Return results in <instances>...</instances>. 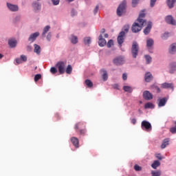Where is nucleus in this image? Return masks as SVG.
Wrapping results in <instances>:
<instances>
[{"label":"nucleus","mask_w":176,"mask_h":176,"mask_svg":"<svg viewBox=\"0 0 176 176\" xmlns=\"http://www.w3.org/2000/svg\"><path fill=\"white\" fill-rule=\"evenodd\" d=\"M176 2V0H168L167 5L170 9L174 8V3Z\"/></svg>","instance_id":"31"},{"label":"nucleus","mask_w":176,"mask_h":176,"mask_svg":"<svg viewBox=\"0 0 176 176\" xmlns=\"http://www.w3.org/2000/svg\"><path fill=\"white\" fill-rule=\"evenodd\" d=\"M144 108L145 109H153V108H155V106L151 103V102H147L145 105H144Z\"/></svg>","instance_id":"33"},{"label":"nucleus","mask_w":176,"mask_h":176,"mask_svg":"<svg viewBox=\"0 0 176 176\" xmlns=\"http://www.w3.org/2000/svg\"><path fill=\"white\" fill-rule=\"evenodd\" d=\"M175 126H173L170 129V131L172 134L176 133V121H175Z\"/></svg>","instance_id":"38"},{"label":"nucleus","mask_w":176,"mask_h":176,"mask_svg":"<svg viewBox=\"0 0 176 176\" xmlns=\"http://www.w3.org/2000/svg\"><path fill=\"white\" fill-rule=\"evenodd\" d=\"M133 168L135 171H142V167L140 166L138 164H135Z\"/></svg>","instance_id":"36"},{"label":"nucleus","mask_w":176,"mask_h":176,"mask_svg":"<svg viewBox=\"0 0 176 176\" xmlns=\"http://www.w3.org/2000/svg\"><path fill=\"white\" fill-rule=\"evenodd\" d=\"M53 5H58L60 3V0H52Z\"/></svg>","instance_id":"48"},{"label":"nucleus","mask_w":176,"mask_h":176,"mask_svg":"<svg viewBox=\"0 0 176 176\" xmlns=\"http://www.w3.org/2000/svg\"><path fill=\"white\" fill-rule=\"evenodd\" d=\"M168 35L169 34L168 32H165L162 36V39H167V38H168Z\"/></svg>","instance_id":"45"},{"label":"nucleus","mask_w":176,"mask_h":176,"mask_svg":"<svg viewBox=\"0 0 176 176\" xmlns=\"http://www.w3.org/2000/svg\"><path fill=\"white\" fill-rule=\"evenodd\" d=\"M85 85L87 86V87H93V82L90 80H86Z\"/></svg>","instance_id":"37"},{"label":"nucleus","mask_w":176,"mask_h":176,"mask_svg":"<svg viewBox=\"0 0 176 176\" xmlns=\"http://www.w3.org/2000/svg\"><path fill=\"white\" fill-rule=\"evenodd\" d=\"M176 71V63H172L169 65V72L170 74H173Z\"/></svg>","instance_id":"20"},{"label":"nucleus","mask_w":176,"mask_h":176,"mask_svg":"<svg viewBox=\"0 0 176 176\" xmlns=\"http://www.w3.org/2000/svg\"><path fill=\"white\" fill-rule=\"evenodd\" d=\"M65 72L68 75H71L72 74V66L71 65H68L67 68L65 69Z\"/></svg>","instance_id":"25"},{"label":"nucleus","mask_w":176,"mask_h":176,"mask_svg":"<svg viewBox=\"0 0 176 176\" xmlns=\"http://www.w3.org/2000/svg\"><path fill=\"white\" fill-rule=\"evenodd\" d=\"M109 36V35L108 34H104V38H108Z\"/></svg>","instance_id":"60"},{"label":"nucleus","mask_w":176,"mask_h":176,"mask_svg":"<svg viewBox=\"0 0 176 176\" xmlns=\"http://www.w3.org/2000/svg\"><path fill=\"white\" fill-rule=\"evenodd\" d=\"M113 63L116 65H122V64H124V57L118 56L113 59Z\"/></svg>","instance_id":"7"},{"label":"nucleus","mask_w":176,"mask_h":176,"mask_svg":"<svg viewBox=\"0 0 176 176\" xmlns=\"http://www.w3.org/2000/svg\"><path fill=\"white\" fill-rule=\"evenodd\" d=\"M161 87L162 89H172V90H174V84L173 83H168V82H164L161 85Z\"/></svg>","instance_id":"14"},{"label":"nucleus","mask_w":176,"mask_h":176,"mask_svg":"<svg viewBox=\"0 0 176 176\" xmlns=\"http://www.w3.org/2000/svg\"><path fill=\"white\" fill-rule=\"evenodd\" d=\"M47 39L49 42H50V40L52 39V33L49 32L47 35Z\"/></svg>","instance_id":"49"},{"label":"nucleus","mask_w":176,"mask_h":176,"mask_svg":"<svg viewBox=\"0 0 176 176\" xmlns=\"http://www.w3.org/2000/svg\"><path fill=\"white\" fill-rule=\"evenodd\" d=\"M42 78V75L41 74H36L34 76V82H38V80H39V79H41Z\"/></svg>","instance_id":"42"},{"label":"nucleus","mask_w":176,"mask_h":176,"mask_svg":"<svg viewBox=\"0 0 176 176\" xmlns=\"http://www.w3.org/2000/svg\"><path fill=\"white\" fill-rule=\"evenodd\" d=\"M68 1V2H72V1H74V0H67Z\"/></svg>","instance_id":"64"},{"label":"nucleus","mask_w":176,"mask_h":176,"mask_svg":"<svg viewBox=\"0 0 176 176\" xmlns=\"http://www.w3.org/2000/svg\"><path fill=\"white\" fill-rule=\"evenodd\" d=\"M3 58V55L2 54H0V59Z\"/></svg>","instance_id":"61"},{"label":"nucleus","mask_w":176,"mask_h":176,"mask_svg":"<svg viewBox=\"0 0 176 176\" xmlns=\"http://www.w3.org/2000/svg\"><path fill=\"white\" fill-rule=\"evenodd\" d=\"M167 98H162L158 99V107H164L166 105V103L167 102Z\"/></svg>","instance_id":"16"},{"label":"nucleus","mask_w":176,"mask_h":176,"mask_svg":"<svg viewBox=\"0 0 176 176\" xmlns=\"http://www.w3.org/2000/svg\"><path fill=\"white\" fill-rule=\"evenodd\" d=\"M140 50V46L138 45V43L136 41H133L131 47V54L133 58H137V56H138V51Z\"/></svg>","instance_id":"5"},{"label":"nucleus","mask_w":176,"mask_h":176,"mask_svg":"<svg viewBox=\"0 0 176 176\" xmlns=\"http://www.w3.org/2000/svg\"><path fill=\"white\" fill-rule=\"evenodd\" d=\"M7 6H8V9H10V10H11V12H17V10H19V6H17L16 5H13V4L7 3Z\"/></svg>","instance_id":"15"},{"label":"nucleus","mask_w":176,"mask_h":176,"mask_svg":"<svg viewBox=\"0 0 176 176\" xmlns=\"http://www.w3.org/2000/svg\"><path fill=\"white\" fill-rule=\"evenodd\" d=\"M70 41L73 45H76L78 43V37L74 35H72V38H70Z\"/></svg>","instance_id":"30"},{"label":"nucleus","mask_w":176,"mask_h":176,"mask_svg":"<svg viewBox=\"0 0 176 176\" xmlns=\"http://www.w3.org/2000/svg\"><path fill=\"white\" fill-rule=\"evenodd\" d=\"M16 64H21V59L20 58L16 59Z\"/></svg>","instance_id":"57"},{"label":"nucleus","mask_w":176,"mask_h":176,"mask_svg":"<svg viewBox=\"0 0 176 176\" xmlns=\"http://www.w3.org/2000/svg\"><path fill=\"white\" fill-rule=\"evenodd\" d=\"M21 61H24V62L27 61V56H25V55H21Z\"/></svg>","instance_id":"47"},{"label":"nucleus","mask_w":176,"mask_h":176,"mask_svg":"<svg viewBox=\"0 0 176 176\" xmlns=\"http://www.w3.org/2000/svg\"><path fill=\"white\" fill-rule=\"evenodd\" d=\"M80 135H85L86 134V129H80Z\"/></svg>","instance_id":"44"},{"label":"nucleus","mask_w":176,"mask_h":176,"mask_svg":"<svg viewBox=\"0 0 176 176\" xmlns=\"http://www.w3.org/2000/svg\"><path fill=\"white\" fill-rule=\"evenodd\" d=\"M152 79H153V76H152V74H151V72H147L145 74L144 76V80L147 82H151V80H152Z\"/></svg>","instance_id":"18"},{"label":"nucleus","mask_w":176,"mask_h":176,"mask_svg":"<svg viewBox=\"0 0 176 176\" xmlns=\"http://www.w3.org/2000/svg\"><path fill=\"white\" fill-rule=\"evenodd\" d=\"M27 50L28 52H32V47L31 45L27 46Z\"/></svg>","instance_id":"55"},{"label":"nucleus","mask_w":176,"mask_h":176,"mask_svg":"<svg viewBox=\"0 0 176 176\" xmlns=\"http://www.w3.org/2000/svg\"><path fill=\"white\" fill-rule=\"evenodd\" d=\"M58 116H59L58 113H56V118H58Z\"/></svg>","instance_id":"63"},{"label":"nucleus","mask_w":176,"mask_h":176,"mask_svg":"<svg viewBox=\"0 0 176 176\" xmlns=\"http://www.w3.org/2000/svg\"><path fill=\"white\" fill-rule=\"evenodd\" d=\"M114 88H115V89H119V86H118V85H114Z\"/></svg>","instance_id":"59"},{"label":"nucleus","mask_w":176,"mask_h":176,"mask_svg":"<svg viewBox=\"0 0 176 176\" xmlns=\"http://www.w3.org/2000/svg\"><path fill=\"white\" fill-rule=\"evenodd\" d=\"M8 44L10 47H16V45H17V41L14 39H11L8 41Z\"/></svg>","instance_id":"24"},{"label":"nucleus","mask_w":176,"mask_h":176,"mask_svg":"<svg viewBox=\"0 0 176 176\" xmlns=\"http://www.w3.org/2000/svg\"><path fill=\"white\" fill-rule=\"evenodd\" d=\"M152 28V23H149L146 28L144 30V35H148L151 32V30Z\"/></svg>","instance_id":"21"},{"label":"nucleus","mask_w":176,"mask_h":176,"mask_svg":"<svg viewBox=\"0 0 176 176\" xmlns=\"http://www.w3.org/2000/svg\"><path fill=\"white\" fill-rule=\"evenodd\" d=\"M101 34H104L105 32V29L102 28L100 31Z\"/></svg>","instance_id":"58"},{"label":"nucleus","mask_w":176,"mask_h":176,"mask_svg":"<svg viewBox=\"0 0 176 176\" xmlns=\"http://www.w3.org/2000/svg\"><path fill=\"white\" fill-rule=\"evenodd\" d=\"M50 72H51V74H57V69H56V67H52L50 69Z\"/></svg>","instance_id":"43"},{"label":"nucleus","mask_w":176,"mask_h":176,"mask_svg":"<svg viewBox=\"0 0 176 176\" xmlns=\"http://www.w3.org/2000/svg\"><path fill=\"white\" fill-rule=\"evenodd\" d=\"M122 79L123 80H127V74L126 73L122 74Z\"/></svg>","instance_id":"53"},{"label":"nucleus","mask_w":176,"mask_h":176,"mask_svg":"<svg viewBox=\"0 0 176 176\" xmlns=\"http://www.w3.org/2000/svg\"><path fill=\"white\" fill-rule=\"evenodd\" d=\"M154 43H155V41L152 38H148L146 40V46H147L148 50H151V49H152Z\"/></svg>","instance_id":"17"},{"label":"nucleus","mask_w":176,"mask_h":176,"mask_svg":"<svg viewBox=\"0 0 176 176\" xmlns=\"http://www.w3.org/2000/svg\"><path fill=\"white\" fill-rule=\"evenodd\" d=\"M107 45V40L102 38V34H100L98 37V45L100 47H104Z\"/></svg>","instance_id":"10"},{"label":"nucleus","mask_w":176,"mask_h":176,"mask_svg":"<svg viewBox=\"0 0 176 176\" xmlns=\"http://www.w3.org/2000/svg\"><path fill=\"white\" fill-rule=\"evenodd\" d=\"M141 127L142 130H145V131H152V124H151V122L143 120L141 124Z\"/></svg>","instance_id":"6"},{"label":"nucleus","mask_w":176,"mask_h":176,"mask_svg":"<svg viewBox=\"0 0 176 176\" xmlns=\"http://www.w3.org/2000/svg\"><path fill=\"white\" fill-rule=\"evenodd\" d=\"M34 53H36L37 54H41V46L38 45L37 44L34 45Z\"/></svg>","instance_id":"22"},{"label":"nucleus","mask_w":176,"mask_h":176,"mask_svg":"<svg viewBox=\"0 0 176 176\" xmlns=\"http://www.w3.org/2000/svg\"><path fill=\"white\" fill-rule=\"evenodd\" d=\"M83 42L85 45H87L88 46L91 43V38L90 37H85L83 39Z\"/></svg>","instance_id":"29"},{"label":"nucleus","mask_w":176,"mask_h":176,"mask_svg":"<svg viewBox=\"0 0 176 176\" xmlns=\"http://www.w3.org/2000/svg\"><path fill=\"white\" fill-rule=\"evenodd\" d=\"M126 6H127V1L126 0L122 1V2L119 5L117 9V14L120 16L124 13L126 10Z\"/></svg>","instance_id":"4"},{"label":"nucleus","mask_w":176,"mask_h":176,"mask_svg":"<svg viewBox=\"0 0 176 176\" xmlns=\"http://www.w3.org/2000/svg\"><path fill=\"white\" fill-rule=\"evenodd\" d=\"M131 123L132 124H135V123H137V120H135V118H133L131 120Z\"/></svg>","instance_id":"56"},{"label":"nucleus","mask_w":176,"mask_h":176,"mask_svg":"<svg viewBox=\"0 0 176 176\" xmlns=\"http://www.w3.org/2000/svg\"><path fill=\"white\" fill-rule=\"evenodd\" d=\"M49 30H50V26H45L43 30L42 36H45L46 34L49 32Z\"/></svg>","instance_id":"32"},{"label":"nucleus","mask_w":176,"mask_h":176,"mask_svg":"<svg viewBox=\"0 0 176 176\" xmlns=\"http://www.w3.org/2000/svg\"><path fill=\"white\" fill-rule=\"evenodd\" d=\"M143 98L144 100H146L147 101H149L153 98V95L149 92V91H144L143 92Z\"/></svg>","instance_id":"9"},{"label":"nucleus","mask_w":176,"mask_h":176,"mask_svg":"<svg viewBox=\"0 0 176 176\" xmlns=\"http://www.w3.org/2000/svg\"><path fill=\"white\" fill-rule=\"evenodd\" d=\"M168 142H170V139H164L163 140L162 144L161 145L162 149H164V148L168 145Z\"/></svg>","instance_id":"27"},{"label":"nucleus","mask_w":176,"mask_h":176,"mask_svg":"<svg viewBox=\"0 0 176 176\" xmlns=\"http://www.w3.org/2000/svg\"><path fill=\"white\" fill-rule=\"evenodd\" d=\"M107 47H112V46H113V40H109L107 44Z\"/></svg>","instance_id":"39"},{"label":"nucleus","mask_w":176,"mask_h":176,"mask_svg":"<svg viewBox=\"0 0 176 176\" xmlns=\"http://www.w3.org/2000/svg\"><path fill=\"white\" fill-rule=\"evenodd\" d=\"M70 141L75 148H79V139L78 138L72 137Z\"/></svg>","instance_id":"11"},{"label":"nucleus","mask_w":176,"mask_h":176,"mask_svg":"<svg viewBox=\"0 0 176 176\" xmlns=\"http://www.w3.org/2000/svg\"><path fill=\"white\" fill-rule=\"evenodd\" d=\"M72 16H75V14H74V10H72Z\"/></svg>","instance_id":"62"},{"label":"nucleus","mask_w":176,"mask_h":176,"mask_svg":"<svg viewBox=\"0 0 176 176\" xmlns=\"http://www.w3.org/2000/svg\"><path fill=\"white\" fill-rule=\"evenodd\" d=\"M145 24L144 23L135 21V23L132 25L131 31L132 32L137 34V32H140V31L142 30V27Z\"/></svg>","instance_id":"2"},{"label":"nucleus","mask_w":176,"mask_h":176,"mask_svg":"<svg viewBox=\"0 0 176 176\" xmlns=\"http://www.w3.org/2000/svg\"><path fill=\"white\" fill-rule=\"evenodd\" d=\"M33 8H34V9H36L37 10H39V9H41V6L38 3H33Z\"/></svg>","instance_id":"40"},{"label":"nucleus","mask_w":176,"mask_h":176,"mask_svg":"<svg viewBox=\"0 0 176 176\" xmlns=\"http://www.w3.org/2000/svg\"><path fill=\"white\" fill-rule=\"evenodd\" d=\"M156 157L157 159H159V160H162L163 159V157H162L161 154H157Z\"/></svg>","instance_id":"54"},{"label":"nucleus","mask_w":176,"mask_h":176,"mask_svg":"<svg viewBox=\"0 0 176 176\" xmlns=\"http://www.w3.org/2000/svg\"><path fill=\"white\" fill-rule=\"evenodd\" d=\"M145 18V14L144 12H142L136 21H138L139 23H143V24H146V21L144 20Z\"/></svg>","instance_id":"13"},{"label":"nucleus","mask_w":176,"mask_h":176,"mask_svg":"<svg viewBox=\"0 0 176 176\" xmlns=\"http://www.w3.org/2000/svg\"><path fill=\"white\" fill-rule=\"evenodd\" d=\"M153 87L155 89V90H156L157 93H160V88L159 87L153 85Z\"/></svg>","instance_id":"46"},{"label":"nucleus","mask_w":176,"mask_h":176,"mask_svg":"<svg viewBox=\"0 0 176 176\" xmlns=\"http://www.w3.org/2000/svg\"><path fill=\"white\" fill-rule=\"evenodd\" d=\"M138 2H140V0H132L133 8H135V6H137V5H138Z\"/></svg>","instance_id":"41"},{"label":"nucleus","mask_w":176,"mask_h":176,"mask_svg":"<svg viewBox=\"0 0 176 176\" xmlns=\"http://www.w3.org/2000/svg\"><path fill=\"white\" fill-rule=\"evenodd\" d=\"M98 9H99V6H96L95 9L94 10V14H97L98 12Z\"/></svg>","instance_id":"51"},{"label":"nucleus","mask_w":176,"mask_h":176,"mask_svg":"<svg viewBox=\"0 0 176 176\" xmlns=\"http://www.w3.org/2000/svg\"><path fill=\"white\" fill-rule=\"evenodd\" d=\"M67 67V62L59 61L56 63V68L60 75L65 74V68Z\"/></svg>","instance_id":"3"},{"label":"nucleus","mask_w":176,"mask_h":176,"mask_svg":"<svg viewBox=\"0 0 176 176\" xmlns=\"http://www.w3.org/2000/svg\"><path fill=\"white\" fill-rule=\"evenodd\" d=\"M39 36V32H36L35 33L32 34L29 38L28 41L29 42H34L36 40V38Z\"/></svg>","instance_id":"12"},{"label":"nucleus","mask_w":176,"mask_h":176,"mask_svg":"<svg viewBox=\"0 0 176 176\" xmlns=\"http://www.w3.org/2000/svg\"><path fill=\"white\" fill-rule=\"evenodd\" d=\"M176 52V43H173L170 45V48L169 50V53L170 54H173Z\"/></svg>","instance_id":"26"},{"label":"nucleus","mask_w":176,"mask_h":176,"mask_svg":"<svg viewBox=\"0 0 176 176\" xmlns=\"http://www.w3.org/2000/svg\"><path fill=\"white\" fill-rule=\"evenodd\" d=\"M166 22L168 24H170L171 25H175L176 24V21L175 19H174V18L173 17V16L171 15H168L165 18Z\"/></svg>","instance_id":"8"},{"label":"nucleus","mask_w":176,"mask_h":176,"mask_svg":"<svg viewBox=\"0 0 176 176\" xmlns=\"http://www.w3.org/2000/svg\"><path fill=\"white\" fill-rule=\"evenodd\" d=\"M101 72H102V79L103 80H108V73L107 72V70L102 69L100 70Z\"/></svg>","instance_id":"23"},{"label":"nucleus","mask_w":176,"mask_h":176,"mask_svg":"<svg viewBox=\"0 0 176 176\" xmlns=\"http://www.w3.org/2000/svg\"><path fill=\"white\" fill-rule=\"evenodd\" d=\"M123 90L126 91V93H133V88H131L130 86H124Z\"/></svg>","instance_id":"34"},{"label":"nucleus","mask_w":176,"mask_h":176,"mask_svg":"<svg viewBox=\"0 0 176 176\" xmlns=\"http://www.w3.org/2000/svg\"><path fill=\"white\" fill-rule=\"evenodd\" d=\"M160 172H152V176H160Z\"/></svg>","instance_id":"50"},{"label":"nucleus","mask_w":176,"mask_h":176,"mask_svg":"<svg viewBox=\"0 0 176 176\" xmlns=\"http://www.w3.org/2000/svg\"><path fill=\"white\" fill-rule=\"evenodd\" d=\"M129 32V26L124 27V31L120 32L117 41L120 47H122L123 42H124V36H126V33Z\"/></svg>","instance_id":"1"},{"label":"nucleus","mask_w":176,"mask_h":176,"mask_svg":"<svg viewBox=\"0 0 176 176\" xmlns=\"http://www.w3.org/2000/svg\"><path fill=\"white\" fill-rule=\"evenodd\" d=\"M157 0H151V8H153L155 6V3H156Z\"/></svg>","instance_id":"52"},{"label":"nucleus","mask_w":176,"mask_h":176,"mask_svg":"<svg viewBox=\"0 0 176 176\" xmlns=\"http://www.w3.org/2000/svg\"><path fill=\"white\" fill-rule=\"evenodd\" d=\"M159 166H160V162L158 160L154 161V162L151 164V167L155 170H156Z\"/></svg>","instance_id":"28"},{"label":"nucleus","mask_w":176,"mask_h":176,"mask_svg":"<svg viewBox=\"0 0 176 176\" xmlns=\"http://www.w3.org/2000/svg\"><path fill=\"white\" fill-rule=\"evenodd\" d=\"M144 57L146 58V64H151V63H152V57H151V56L145 55Z\"/></svg>","instance_id":"35"},{"label":"nucleus","mask_w":176,"mask_h":176,"mask_svg":"<svg viewBox=\"0 0 176 176\" xmlns=\"http://www.w3.org/2000/svg\"><path fill=\"white\" fill-rule=\"evenodd\" d=\"M85 127L86 125H85L83 122H78L75 125L74 129L76 131H78V130H81L82 129H85Z\"/></svg>","instance_id":"19"}]
</instances>
